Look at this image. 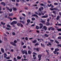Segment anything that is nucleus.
Here are the masks:
<instances>
[{
  "mask_svg": "<svg viewBox=\"0 0 61 61\" xmlns=\"http://www.w3.org/2000/svg\"><path fill=\"white\" fill-rule=\"evenodd\" d=\"M21 53L22 54L24 55V54H25L26 55H28V54L27 53V51L26 50H24V51H21Z\"/></svg>",
  "mask_w": 61,
  "mask_h": 61,
  "instance_id": "nucleus-1",
  "label": "nucleus"
},
{
  "mask_svg": "<svg viewBox=\"0 0 61 61\" xmlns=\"http://www.w3.org/2000/svg\"><path fill=\"white\" fill-rule=\"evenodd\" d=\"M50 10H55L57 11L58 12H59L60 11V10L58 9V8H55L53 9L51 8L50 9Z\"/></svg>",
  "mask_w": 61,
  "mask_h": 61,
  "instance_id": "nucleus-2",
  "label": "nucleus"
},
{
  "mask_svg": "<svg viewBox=\"0 0 61 61\" xmlns=\"http://www.w3.org/2000/svg\"><path fill=\"white\" fill-rule=\"evenodd\" d=\"M17 24V21H12L10 24L11 25H13V24Z\"/></svg>",
  "mask_w": 61,
  "mask_h": 61,
  "instance_id": "nucleus-3",
  "label": "nucleus"
},
{
  "mask_svg": "<svg viewBox=\"0 0 61 61\" xmlns=\"http://www.w3.org/2000/svg\"><path fill=\"white\" fill-rule=\"evenodd\" d=\"M42 10H44V8L43 7H41V8H39V10L40 12H41L42 11Z\"/></svg>",
  "mask_w": 61,
  "mask_h": 61,
  "instance_id": "nucleus-4",
  "label": "nucleus"
},
{
  "mask_svg": "<svg viewBox=\"0 0 61 61\" xmlns=\"http://www.w3.org/2000/svg\"><path fill=\"white\" fill-rule=\"evenodd\" d=\"M10 44L13 45V46H16V45L15 43H13V42H10Z\"/></svg>",
  "mask_w": 61,
  "mask_h": 61,
  "instance_id": "nucleus-5",
  "label": "nucleus"
},
{
  "mask_svg": "<svg viewBox=\"0 0 61 61\" xmlns=\"http://www.w3.org/2000/svg\"><path fill=\"white\" fill-rule=\"evenodd\" d=\"M40 29H41L43 26V25L41 23H40Z\"/></svg>",
  "mask_w": 61,
  "mask_h": 61,
  "instance_id": "nucleus-6",
  "label": "nucleus"
},
{
  "mask_svg": "<svg viewBox=\"0 0 61 61\" xmlns=\"http://www.w3.org/2000/svg\"><path fill=\"white\" fill-rule=\"evenodd\" d=\"M47 28L46 27V26H43V29L45 30H46Z\"/></svg>",
  "mask_w": 61,
  "mask_h": 61,
  "instance_id": "nucleus-7",
  "label": "nucleus"
},
{
  "mask_svg": "<svg viewBox=\"0 0 61 61\" xmlns=\"http://www.w3.org/2000/svg\"><path fill=\"white\" fill-rule=\"evenodd\" d=\"M48 15H47V16L44 15V16H42L41 17V18H47V17H48Z\"/></svg>",
  "mask_w": 61,
  "mask_h": 61,
  "instance_id": "nucleus-8",
  "label": "nucleus"
},
{
  "mask_svg": "<svg viewBox=\"0 0 61 61\" xmlns=\"http://www.w3.org/2000/svg\"><path fill=\"white\" fill-rule=\"evenodd\" d=\"M59 19H60V16L59 15H58L56 18L57 20H58Z\"/></svg>",
  "mask_w": 61,
  "mask_h": 61,
  "instance_id": "nucleus-9",
  "label": "nucleus"
},
{
  "mask_svg": "<svg viewBox=\"0 0 61 61\" xmlns=\"http://www.w3.org/2000/svg\"><path fill=\"white\" fill-rule=\"evenodd\" d=\"M32 16H36L37 18L38 17V16L37 15H36V14H34L32 15Z\"/></svg>",
  "mask_w": 61,
  "mask_h": 61,
  "instance_id": "nucleus-10",
  "label": "nucleus"
},
{
  "mask_svg": "<svg viewBox=\"0 0 61 61\" xmlns=\"http://www.w3.org/2000/svg\"><path fill=\"white\" fill-rule=\"evenodd\" d=\"M0 4H1V5H4V6H5V3L4 2H2Z\"/></svg>",
  "mask_w": 61,
  "mask_h": 61,
  "instance_id": "nucleus-11",
  "label": "nucleus"
},
{
  "mask_svg": "<svg viewBox=\"0 0 61 61\" xmlns=\"http://www.w3.org/2000/svg\"><path fill=\"white\" fill-rule=\"evenodd\" d=\"M28 54H32V52H31V51L30 50H29L28 51Z\"/></svg>",
  "mask_w": 61,
  "mask_h": 61,
  "instance_id": "nucleus-12",
  "label": "nucleus"
},
{
  "mask_svg": "<svg viewBox=\"0 0 61 61\" xmlns=\"http://www.w3.org/2000/svg\"><path fill=\"white\" fill-rule=\"evenodd\" d=\"M4 57L5 58H6V56H7V55L6 54V53H5L4 54Z\"/></svg>",
  "mask_w": 61,
  "mask_h": 61,
  "instance_id": "nucleus-13",
  "label": "nucleus"
},
{
  "mask_svg": "<svg viewBox=\"0 0 61 61\" xmlns=\"http://www.w3.org/2000/svg\"><path fill=\"white\" fill-rule=\"evenodd\" d=\"M1 52L2 53H4L5 52V51H4V49L3 48H1Z\"/></svg>",
  "mask_w": 61,
  "mask_h": 61,
  "instance_id": "nucleus-14",
  "label": "nucleus"
},
{
  "mask_svg": "<svg viewBox=\"0 0 61 61\" xmlns=\"http://www.w3.org/2000/svg\"><path fill=\"white\" fill-rule=\"evenodd\" d=\"M13 10L14 11H16V10H17V9H16V8L14 7L13 8Z\"/></svg>",
  "mask_w": 61,
  "mask_h": 61,
  "instance_id": "nucleus-15",
  "label": "nucleus"
},
{
  "mask_svg": "<svg viewBox=\"0 0 61 61\" xmlns=\"http://www.w3.org/2000/svg\"><path fill=\"white\" fill-rule=\"evenodd\" d=\"M27 21L28 23H30V20L29 19H28L27 20Z\"/></svg>",
  "mask_w": 61,
  "mask_h": 61,
  "instance_id": "nucleus-16",
  "label": "nucleus"
},
{
  "mask_svg": "<svg viewBox=\"0 0 61 61\" xmlns=\"http://www.w3.org/2000/svg\"><path fill=\"white\" fill-rule=\"evenodd\" d=\"M17 59H21V57L18 56L17 57Z\"/></svg>",
  "mask_w": 61,
  "mask_h": 61,
  "instance_id": "nucleus-17",
  "label": "nucleus"
},
{
  "mask_svg": "<svg viewBox=\"0 0 61 61\" xmlns=\"http://www.w3.org/2000/svg\"><path fill=\"white\" fill-rule=\"evenodd\" d=\"M36 42H37V41L36 40H34V41H33L32 42L33 43H36Z\"/></svg>",
  "mask_w": 61,
  "mask_h": 61,
  "instance_id": "nucleus-18",
  "label": "nucleus"
},
{
  "mask_svg": "<svg viewBox=\"0 0 61 61\" xmlns=\"http://www.w3.org/2000/svg\"><path fill=\"white\" fill-rule=\"evenodd\" d=\"M55 43H56V44H59V42L57 41H56V40H55Z\"/></svg>",
  "mask_w": 61,
  "mask_h": 61,
  "instance_id": "nucleus-19",
  "label": "nucleus"
},
{
  "mask_svg": "<svg viewBox=\"0 0 61 61\" xmlns=\"http://www.w3.org/2000/svg\"><path fill=\"white\" fill-rule=\"evenodd\" d=\"M51 30L53 31H54V30H55V28L52 27H51Z\"/></svg>",
  "mask_w": 61,
  "mask_h": 61,
  "instance_id": "nucleus-20",
  "label": "nucleus"
},
{
  "mask_svg": "<svg viewBox=\"0 0 61 61\" xmlns=\"http://www.w3.org/2000/svg\"><path fill=\"white\" fill-rule=\"evenodd\" d=\"M41 22L42 24H45V21L42 20L41 21Z\"/></svg>",
  "mask_w": 61,
  "mask_h": 61,
  "instance_id": "nucleus-21",
  "label": "nucleus"
},
{
  "mask_svg": "<svg viewBox=\"0 0 61 61\" xmlns=\"http://www.w3.org/2000/svg\"><path fill=\"white\" fill-rule=\"evenodd\" d=\"M23 57H24V60H27V59H25V58H26V57H25V55H24L23 56Z\"/></svg>",
  "mask_w": 61,
  "mask_h": 61,
  "instance_id": "nucleus-22",
  "label": "nucleus"
},
{
  "mask_svg": "<svg viewBox=\"0 0 61 61\" xmlns=\"http://www.w3.org/2000/svg\"><path fill=\"white\" fill-rule=\"evenodd\" d=\"M8 18L9 19H10V21H12V20H13V19L12 18H11V17H8Z\"/></svg>",
  "mask_w": 61,
  "mask_h": 61,
  "instance_id": "nucleus-23",
  "label": "nucleus"
},
{
  "mask_svg": "<svg viewBox=\"0 0 61 61\" xmlns=\"http://www.w3.org/2000/svg\"><path fill=\"white\" fill-rule=\"evenodd\" d=\"M14 61H17V59L15 57H14L13 58Z\"/></svg>",
  "mask_w": 61,
  "mask_h": 61,
  "instance_id": "nucleus-24",
  "label": "nucleus"
},
{
  "mask_svg": "<svg viewBox=\"0 0 61 61\" xmlns=\"http://www.w3.org/2000/svg\"><path fill=\"white\" fill-rule=\"evenodd\" d=\"M1 24L2 25H5V23H4L2 22H1Z\"/></svg>",
  "mask_w": 61,
  "mask_h": 61,
  "instance_id": "nucleus-25",
  "label": "nucleus"
},
{
  "mask_svg": "<svg viewBox=\"0 0 61 61\" xmlns=\"http://www.w3.org/2000/svg\"><path fill=\"white\" fill-rule=\"evenodd\" d=\"M38 45H39V43H37L34 45V46H38Z\"/></svg>",
  "mask_w": 61,
  "mask_h": 61,
  "instance_id": "nucleus-26",
  "label": "nucleus"
},
{
  "mask_svg": "<svg viewBox=\"0 0 61 61\" xmlns=\"http://www.w3.org/2000/svg\"><path fill=\"white\" fill-rule=\"evenodd\" d=\"M41 47H45V45L44 44H42V43H41Z\"/></svg>",
  "mask_w": 61,
  "mask_h": 61,
  "instance_id": "nucleus-27",
  "label": "nucleus"
},
{
  "mask_svg": "<svg viewBox=\"0 0 61 61\" xmlns=\"http://www.w3.org/2000/svg\"><path fill=\"white\" fill-rule=\"evenodd\" d=\"M46 25H50V23L48 22L46 23Z\"/></svg>",
  "mask_w": 61,
  "mask_h": 61,
  "instance_id": "nucleus-28",
  "label": "nucleus"
},
{
  "mask_svg": "<svg viewBox=\"0 0 61 61\" xmlns=\"http://www.w3.org/2000/svg\"><path fill=\"white\" fill-rule=\"evenodd\" d=\"M59 49L56 48L55 49V51H59Z\"/></svg>",
  "mask_w": 61,
  "mask_h": 61,
  "instance_id": "nucleus-29",
  "label": "nucleus"
},
{
  "mask_svg": "<svg viewBox=\"0 0 61 61\" xmlns=\"http://www.w3.org/2000/svg\"><path fill=\"white\" fill-rule=\"evenodd\" d=\"M13 15V14L11 13L9 14V16H12V15Z\"/></svg>",
  "mask_w": 61,
  "mask_h": 61,
  "instance_id": "nucleus-30",
  "label": "nucleus"
},
{
  "mask_svg": "<svg viewBox=\"0 0 61 61\" xmlns=\"http://www.w3.org/2000/svg\"><path fill=\"white\" fill-rule=\"evenodd\" d=\"M38 58H41V55H39L38 56Z\"/></svg>",
  "mask_w": 61,
  "mask_h": 61,
  "instance_id": "nucleus-31",
  "label": "nucleus"
},
{
  "mask_svg": "<svg viewBox=\"0 0 61 61\" xmlns=\"http://www.w3.org/2000/svg\"><path fill=\"white\" fill-rule=\"evenodd\" d=\"M40 5L43 6H45V5H44L43 3H41L40 4Z\"/></svg>",
  "mask_w": 61,
  "mask_h": 61,
  "instance_id": "nucleus-32",
  "label": "nucleus"
},
{
  "mask_svg": "<svg viewBox=\"0 0 61 61\" xmlns=\"http://www.w3.org/2000/svg\"><path fill=\"white\" fill-rule=\"evenodd\" d=\"M39 48H36V51H38V52H39Z\"/></svg>",
  "mask_w": 61,
  "mask_h": 61,
  "instance_id": "nucleus-33",
  "label": "nucleus"
},
{
  "mask_svg": "<svg viewBox=\"0 0 61 61\" xmlns=\"http://www.w3.org/2000/svg\"><path fill=\"white\" fill-rule=\"evenodd\" d=\"M20 22H21V23H22V24H24L25 23V21H22L21 20L20 21Z\"/></svg>",
  "mask_w": 61,
  "mask_h": 61,
  "instance_id": "nucleus-34",
  "label": "nucleus"
},
{
  "mask_svg": "<svg viewBox=\"0 0 61 61\" xmlns=\"http://www.w3.org/2000/svg\"><path fill=\"white\" fill-rule=\"evenodd\" d=\"M57 38V39H61V36H59Z\"/></svg>",
  "mask_w": 61,
  "mask_h": 61,
  "instance_id": "nucleus-35",
  "label": "nucleus"
},
{
  "mask_svg": "<svg viewBox=\"0 0 61 61\" xmlns=\"http://www.w3.org/2000/svg\"><path fill=\"white\" fill-rule=\"evenodd\" d=\"M9 10L10 12H12V9H10Z\"/></svg>",
  "mask_w": 61,
  "mask_h": 61,
  "instance_id": "nucleus-36",
  "label": "nucleus"
},
{
  "mask_svg": "<svg viewBox=\"0 0 61 61\" xmlns=\"http://www.w3.org/2000/svg\"><path fill=\"white\" fill-rule=\"evenodd\" d=\"M36 28L37 29H39V27L37 26H36Z\"/></svg>",
  "mask_w": 61,
  "mask_h": 61,
  "instance_id": "nucleus-37",
  "label": "nucleus"
},
{
  "mask_svg": "<svg viewBox=\"0 0 61 61\" xmlns=\"http://www.w3.org/2000/svg\"><path fill=\"white\" fill-rule=\"evenodd\" d=\"M53 53L55 54H56V53H57V51H53Z\"/></svg>",
  "mask_w": 61,
  "mask_h": 61,
  "instance_id": "nucleus-38",
  "label": "nucleus"
},
{
  "mask_svg": "<svg viewBox=\"0 0 61 61\" xmlns=\"http://www.w3.org/2000/svg\"><path fill=\"white\" fill-rule=\"evenodd\" d=\"M4 38L5 41H7V38H6V37H4Z\"/></svg>",
  "mask_w": 61,
  "mask_h": 61,
  "instance_id": "nucleus-39",
  "label": "nucleus"
},
{
  "mask_svg": "<svg viewBox=\"0 0 61 61\" xmlns=\"http://www.w3.org/2000/svg\"><path fill=\"white\" fill-rule=\"evenodd\" d=\"M31 19L32 21H33L34 20H35V18H31Z\"/></svg>",
  "mask_w": 61,
  "mask_h": 61,
  "instance_id": "nucleus-40",
  "label": "nucleus"
},
{
  "mask_svg": "<svg viewBox=\"0 0 61 61\" xmlns=\"http://www.w3.org/2000/svg\"><path fill=\"white\" fill-rule=\"evenodd\" d=\"M45 36H46V37H48V36L49 35H48L47 34H45Z\"/></svg>",
  "mask_w": 61,
  "mask_h": 61,
  "instance_id": "nucleus-41",
  "label": "nucleus"
},
{
  "mask_svg": "<svg viewBox=\"0 0 61 61\" xmlns=\"http://www.w3.org/2000/svg\"><path fill=\"white\" fill-rule=\"evenodd\" d=\"M52 13H54L55 15H56V11H53L52 12Z\"/></svg>",
  "mask_w": 61,
  "mask_h": 61,
  "instance_id": "nucleus-42",
  "label": "nucleus"
},
{
  "mask_svg": "<svg viewBox=\"0 0 61 61\" xmlns=\"http://www.w3.org/2000/svg\"><path fill=\"white\" fill-rule=\"evenodd\" d=\"M54 4V5H58V3H55Z\"/></svg>",
  "mask_w": 61,
  "mask_h": 61,
  "instance_id": "nucleus-43",
  "label": "nucleus"
},
{
  "mask_svg": "<svg viewBox=\"0 0 61 61\" xmlns=\"http://www.w3.org/2000/svg\"><path fill=\"white\" fill-rule=\"evenodd\" d=\"M57 46L58 47V46H59L60 47H61V44L58 45H57Z\"/></svg>",
  "mask_w": 61,
  "mask_h": 61,
  "instance_id": "nucleus-44",
  "label": "nucleus"
},
{
  "mask_svg": "<svg viewBox=\"0 0 61 61\" xmlns=\"http://www.w3.org/2000/svg\"><path fill=\"white\" fill-rule=\"evenodd\" d=\"M17 25L18 26H20V24L19 23H17Z\"/></svg>",
  "mask_w": 61,
  "mask_h": 61,
  "instance_id": "nucleus-45",
  "label": "nucleus"
},
{
  "mask_svg": "<svg viewBox=\"0 0 61 61\" xmlns=\"http://www.w3.org/2000/svg\"><path fill=\"white\" fill-rule=\"evenodd\" d=\"M26 47V46H23V48H25Z\"/></svg>",
  "mask_w": 61,
  "mask_h": 61,
  "instance_id": "nucleus-46",
  "label": "nucleus"
},
{
  "mask_svg": "<svg viewBox=\"0 0 61 61\" xmlns=\"http://www.w3.org/2000/svg\"><path fill=\"white\" fill-rule=\"evenodd\" d=\"M7 26L8 27H10V28L11 27V26H10L9 25H7Z\"/></svg>",
  "mask_w": 61,
  "mask_h": 61,
  "instance_id": "nucleus-47",
  "label": "nucleus"
},
{
  "mask_svg": "<svg viewBox=\"0 0 61 61\" xmlns=\"http://www.w3.org/2000/svg\"><path fill=\"white\" fill-rule=\"evenodd\" d=\"M48 44L49 45H50V46H51V45H52V44H51V43L50 42H49L48 43Z\"/></svg>",
  "mask_w": 61,
  "mask_h": 61,
  "instance_id": "nucleus-48",
  "label": "nucleus"
},
{
  "mask_svg": "<svg viewBox=\"0 0 61 61\" xmlns=\"http://www.w3.org/2000/svg\"><path fill=\"white\" fill-rule=\"evenodd\" d=\"M50 41H51V42H54V41L53 40H52L51 39L50 40Z\"/></svg>",
  "mask_w": 61,
  "mask_h": 61,
  "instance_id": "nucleus-49",
  "label": "nucleus"
},
{
  "mask_svg": "<svg viewBox=\"0 0 61 61\" xmlns=\"http://www.w3.org/2000/svg\"><path fill=\"white\" fill-rule=\"evenodd\" d=\"M6 8L7 10H9L10 9H9V8L8 7H6Z\"/></svg>",
  "mask_w": 61,
  "mask_h": 61,
  "instance_id": "nucleus-50",
  "label": "nucleus"
},
{
  "mask_svg": "<svg viewBox=\"0 0 61 61\" xmlns=\"http://www.w3.org/2000/svg\"><path fill=\"white\" fill-rule=\"evenodd\" d=\"M20 25H21L20 26L21 27H23L24 26L21 23H20Z\"/></svg>",
  "mask_w": 61,
  "mask_h": 61,
  "instance_id": "nucleus-51",
  "label": "nucleus"
},
{
  "mask_svg": "<svg viewBox=\"0 0 61 61\" xmlns=\"http://www.w3.org/2000/svg\"><path fill=\"white\" fill-rule=\"evenodd\" d=\"M12 35H13L14 36V35H15V32H13L12 33Z\"/></svg>",
  "mask_w": 61,
  "mask_h": 61,
  "instance_id": "nucleus-52",
  "label": "nucleus"
},
{
  "mask_svg": "<svg viewBox=\"0 0 61 61\" xmlns=\"http://www.w3.org/2000/svg\"><path fill=\"white\" fill-rule=\"evenodd\" d=\"M58 31H61V29H58Z\"/></svg>",
  "mask_w": 61,
  "mask_h": 61,
  "instance_id": "nucleus-53",
  "label": "nucleus"
},
{
  "mask_svg": "<svg viewBox=\"0 0 61 61\" xmlns=\"http://www.w3.org/2000/svg\"><path fill=\"white\" fill-rule=\"evenodd\" d=\"M52 5V4H51L50 5H48V6L49 7H50V6H51Z\"/></svg>",
  "mask_w": 61,
  "mask_h": 61,
  "instance_id": "nucleus-54",
  "label": "nucleus"
},
{
  "mask_svg": "<svg viewBox=\"0 0 61 61\" xmlns=\"http://www.w3.org/2000/svg\"><path fill=\"white\" fill-rule=\"evenodd\" d=\"M25 39L27 41V40H28V38L27 37H26L25 38Z\"/></svg>",
  "mask_w": 61,
  "mask_h": 61,
  "instance_id": "nucleus-55",
  "label": "nucleus"
},
{
  "mask_svg": "<svg viewBox=\"0 0 61 61\" xmlns=\"http://www.w3.org/2000/svg\"><path fill=\"white\" fill-rule=\"evenodd\" d=\"M47 2H48V3H49V4L51 3V2H50V1L48 0Z\"/></svg>",
  "mask_w": 61,
  "mask_h": 61,
  "instance_id": "nucleus-56",
  "label": "nucleus"
},
{
  "mask_svg": "<svg viewBox=\"0 0 61 61\" xmlns=\"http://www.w3.org/2000/svg\"><path fill=\"white\" fill-rule=\"evenodd\" d=\"M32 54H34V55H37V54L35 53V52H33V53Z\"/></svg>",
  "mask_w": 61,
  "mask_h": 61,
  "instance_id": "nucleus-57",
  "label": "nucleus"
},
{
  "mask_svg": "<svg viewBox=\"0 0 61 61\" xmlns=\"http://www.w3.org/2000/svg\"><path fill=\"white\" fill-rule=\"evenodd\" d=\"M50 20V19H48L47 20V22H49Z\"/></svg>",
  "mask_w": 61,
  "mask_h": 61,
  "instance_id": "nucleus-58",
  "label": "nucleus"
},
{
  "mask_svg": "<svg viewBox=\"0 0 61 61\" xmlns=\"http://www.w3.org/2000/svg\"><path fill=\"white\" fill-rule=\"evenodd\" d=\"M14 43H17V41H16V40H15L14 41Z\"/></svg>",
  "mask_w": 61,
  "mask_h": 61,
  "instance_id": "nucleus-59",
  "label": "nucleus"
},
{
  "mask_svg": "<svg viewBox=\"0 0 61 61\" xmlns=\"http://www.w3.org/2000/svg\"><path fill=\"white\" fill-rule=\"evenodd\" d=\"M17 18H16L14 17L13 18V20H16V19Z\"/></svg>",
  "mask_w": 61,
  "mask_h": 61,
  "instance_id": "nucleus-60",
  "label": "nucleus"
},
{
  "mask_svg": "<svg viewBox=\"0 0 61 61\" xmlns=\"http://www.w3.org/2000/svg\"><path fill=\"white\" fill-rule=\"evenodd\" d=\"M41 15H44L45 14L44 13H43L42 12H41Z\"/></svg>",
  "mask_w": 61,
  "mask_h": 61,
  "instance_id": "nucleus-61",
  "label": "nucleus"
},
{
  "mask_svg": "<svg viewBox=\"0 0 61 61\" xmlns=\"http://www.w3.org/2000/svg\"><path fill=\"white\" fill-rule=\"evenodd\" d=\"M50 29H51V27H49L48 28V30H49V31H50Z\"/></svg>",
  "mask_w": 61,
  "mask_h": 61,
  "instance_id": "nucleus-62",
  "label": "nucleus"
},
{
  "mask_svg": "<svg viewBox=\"0 0 61 61\" xmlns=\"http://www.w3.org/2000/svg\"><path fill=\"white\" fill-rule=\"evenodd\" d=\"M6 59H10V57H6Z\"/></svg>",
  "mask_w": 61,
  "mask_h": 61,
  "instance_id": "nucleus-63",
  "label": "nucleus"
},
{
  "mask_svg": "<svg viewBox=\"0 0 61 61\" xmlns=\"http://www.w3.org/2000/svg\"><path fill=\"white\" fill-rule=\"evenodd\" d=\"M22 15H23V16H25V15L23 13L22 14Z\"/></svg>",
  "mask_w": 61,
  "mask_h": 61,
  "instance_id": "nucleus-64",
  "label": "nucleus"
}]
</instances>
